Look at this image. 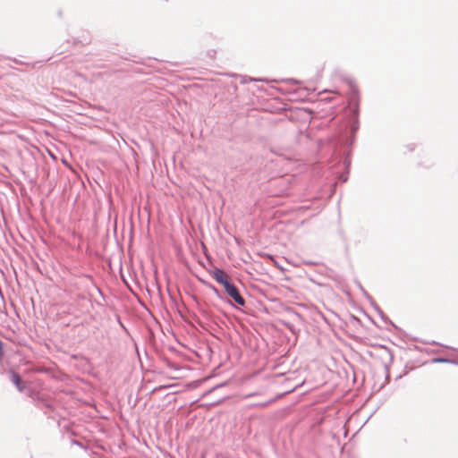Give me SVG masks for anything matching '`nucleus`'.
I'll return each instance as SVG.
<instances>
[{"label":"nucleus","mask_w":458,"mask_h":458,"mask_svg":"<svg viewBox=\"0 0 458 458\" xmlns=\"http://www.w3.org/2000/svg\"><path fill=\"white\" fill-rule=\"evenodd\" d=\"M225 292L227 294L240 306H244L245 300L243 297L240 294L237 287L233 284H226Z\"/></svg>","instance_id":"nucleus-1"},{"label":"nucleus","mask_w":458,"mask_h":458,"mask_svg":"<svg viewBox=\"0 0 458 458\" xmlns=\"http://www.w3.org/2000/svg\"><path fill=\"white\" fill-rule=\"evenodd\" d=\"M212 276L216 279V282L223 284L225 287L226 284H230L228 280V276L222 269L216 268L212 271Z\"/></svg>","instance_id":"nucleus-2"},{"label":"nucleus","mask_w":458,"mask_h":458,"mask_svg":"<svg viewBox=\"0 0 458 458\" xmlns=\"http://www.w3.org/2000/svg\"><path fill=\"white\" fill-rule=\"evenodd\" d=\"M11 380L16 386L19 391H22L24 389V386L22 385L21 378L20 375L16 372L11 373Z\"/></svg>","instance_id":"nucleus-3"}]
</instances>
